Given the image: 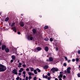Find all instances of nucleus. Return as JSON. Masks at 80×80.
Masks as SVG:
<instances>
[{"label":"nucleus","instance_id":"obj_1","mask_svg":"<svg viewBox=\"0 0 80 80\" xmlns=\"http://www.w3.org/2000/svg\"><path fill=\"white\" fill-rule=\"evenodd\" d=\"M6 70H7L6 66L0 64V72H4Z\"/></svg>","mask_w":80,"mask_h":80},{"label":"nucleus","instance_id":"obj_2","mask_svg":"<svg viewBox=\"0 0 80 80\" xmlns=\"http://www.w3.org/2000/svg\"><path fill=\"white\" fill-rule=\"evenodd\" d=\"M51 71L53 73H55V72H58V68H53L51 70Z\"/></svg>","mask_w":80,"mask_h":80},{"label":"nucleus","instance_id":"obj_3","mask_svg":"<svg viewBox=\"0 0 80 80\" xmlns=\"http://www.w3.org/2000/svg\"><path fill=\"white\" fill-rule=\"evenodd\" d=\"M70 70H71V68L70 67H69L67 68V73H70Z\"/></svg>","mask_w":80,"mask_h":80},{"label":"nucleus","instance_id":"obj_4","mask_svg":"<svg viewBox=\"0 0 80 80\" xmlns=\"http://www.w3.org/2000/svg\"><path fill=\"white\" fill-rule=\"evenodd\" d=\"M12 73H14V75H17L18 73H17V70L16 69H14L12 70Z\"/></svg>","mask_w":80,"mask_h":80},{"label":"nucleus","instance_id":"obj_5","mask_svg":"<svg viewBox=\"0 0 80 80\" xmlns=\"http://www.w3.org/2000/svg\"><path fill=\"white\" fill-rule=\"evenodd\" d=\"M28 40H33V37L31 36H29L28 37Z\"/></svg>","mask_w":80,"mask_h":80},{"label":"nucleus","instance_id":"obj_6","mask_svg":"<svg viewBox=\"0 0 80 80\" xmlns=\"http://www.w3.org/2000/svg\"><path fill=\"white\" fill-rule=\"evenodd\" d=\"M7 47L5 45H3L2 46V50H5V48H6Z\"/></svg>","mask_w":80,"mask_h":80},{"label":"nucleus","instance_id":"obj_7","mask_svg":"<svg viewBox=\"0 0 80 80\" xmlns=\"http://www.w3.org/2000/svg\"><path fill=\"white\" fill-rule=\"evenodd\" d=\"M19 25L21 27H23L24 26V22H21L19 23Z\"/></svg>","mask_w":80,"mask_h":80},{"label":"nucleus","instance_id":"obj_8","mask_svg":"<svg viewBox=\"0 0 80 80\" xmlns=\"http://www.w3.org/2000/svg\"><path fill=\"white\" fill-rule=\"evenodd\" d=\"M9 51L10 50L8 48H7L5 49V52H6V53H8Z\"/></svg>","mask_w":80,"mask_h":80},{"label":"nucleus","instance_id":"obj_9","mask_svg":"<svg viewBox=\"0 0 80 80\" xmlns=\"http://www.w3.org/2000/svg\"><path fill=\"white\" fill-rule=\"evenodd\" d=\"M48 46H46L44 50H45V51H46V52H48Z\"/></svg>","mask_w":80,"mask_h":80},{"label":"nucleus","instance_id":"obj_10","mask_svg":"<svg viewBox=\"0 0 80 80\" xmlns=\"http://www.w3.org/2000/svg\"><path fill=\"white\" fill-rule=\"evenodd\" d=\"M49 60L50 62H53V58L52 57H50L49 58Z\"/></svg>","mask_w":80,"mask_h":80},{"label":"nucleus","instance_id":"obj_11","mask_svg":"<svg viewBox=\"0 0 80 80\" xmlns=\"http://www.w3.org/2000/svg\"><path fill=\"white\" fill-rule=\"evenodd\" d=\"M32 32L33 34H35L37 32V30L35 29H32Z\"/></svg>","mask_w":80,"mask_h":80},{"label":"nucleus","instance_id":"obj_12","mask_svg":"<svg viewBox=\"0 0 80 80\" xmlns=\"http://www.w3.org/2000/svg\"><path fill=\"white\" fill-rule=\"evenodd\" d=\"M44 69H48V66L47 65H45L43 67Z\"/></svg>","mask_w":80,"mask_h":80},{"label":"nucleus","instance_id":"obj_13","mask_svg":"<svg viewBox=\"0 0 80 80\" xmlns=\"http://www.w3.org/2000/svg\"><path fill=\"white\" fill-rule=\"evenodd\" d=\"M37 50L38 51H38H40V50H42V48H41V47H38L37 48Z\"/></svg>","mask_w":80,"mask_h":80},{"label":"nucleus","instance_id":"obj_14","mask_svg":"<svg viewBox=\"0 0 80 80\" xmlns=\"http://www.w3.org/2000/svg\"><path fill=\"white\" fill-rule=\"evenodd\" d=\"M63 77V74H60L58 78H62Z\"/></svg>","mask_w":80,"mask_h":80},{"label":"nucleus","instance_id":"obj_15","mask_svg":"<svg viewBox=\"0 0 80 80\" xmlns=\"http://www.w3.org/2000/svg\"><path fill=\"white\" fill-rule=\"evenodd\" d=\"M11 58L12 60H15L16 58H15V56L14 55L12 56Z\"/></svg>","mask_w":80,"mask_h":80},{"label":"nucleus","instance_id":"obj_16","mask_svg":"<svg viewBox=\"0 0 80 80\" xmlns=\"http://www.w3.org/2000/svg\"><path fill=\"white\" fill-rule=\"evenodd\" d=\"M13 30L15 32H17V30L16 29V27L14 26L13 28Z\"/></svg>","mask_w":80,"mask_h":80},{"label":"nucleus","instance_id":"obj_17","mask_svg":"<svg viewBox=\"0 0 80 80\" xmlns=\"http://www.w3.org/2000/svg\"><path fill=\"white\" fill-rule=\"evenodd\" d=\"M48 26L47 25H46L45 26L44 28L45 30H46V29H48Z\"/></svg>","mask_w":80,"mask_h":80},{"label":"nucleus","instance_id":"obj_18","mask_svg":"<svg viewBox=\"0 0 80 80\" xmlns=\"http://www.w3.org/2000/svg\"><path fill=\"white\" fill-rule=\"evenodd\" d=\"M42 77L43 78H48V76L46 75V76H44V75H42Z\"/></svg>","mask_w":80,"mask_h":80},{"label":"nucleus","instance_id":"obj_19","mask_svg":"<svg viewBox=\"0 0 80 80\" xmlns=\"http://www.w3.org/2000/svg\"><path fill=\"white\" fill-rule=\"evenodd\" d=\"M36 70H37V71H38V72H41V70L40 69H39L38 68H36Z\"/></svg>","mask_w":80,"mask_h":80},{"label":"nucleus","instance_id":"obj_20","mask_svg":"<svg viewBox=\"0 0 80 80\" xmlns=\"http://www.w3.org/2000/svg\"><path fill=\"white\" fill-rule=\"evenodd\" d=\"M15 23L13 22L12 23L11 25V27H13V26H15Z\"/></svg>","mask_w":80,"mask_h":80},{"label":"nucleus","instance_id":"obj_21","mask_svg":"<svg viewBox=\"0 0 80 80\" xmlns=\"http://www.w3.org/2000/svg\"><path fill=\"white\" fill-rule=\"evenodd\" d=\"M29 69H31V71L32 72H33V70H34V68H33L30 67Z\"/></svg>","mask_w":80,"mask_h":80},{"label":"nucleus","instance_id":"obj_22","mask_svg":"<svg viewBox=\"0 0 80 80\" xmlns=\"http://www.w3.org/2000/svg\"><path fill=\"white\" fill-rule=\"evenodd\" d=\"M44 40L46 42H48V38H46L44 39Z\"/></svg>","mask_w":80,"mask_h":80},{"label":"nucleus","instance_id":"obj_23","mask_svg":"<svg viewBox=\"0 0 80 80\" xmlns=\"http://www.w3.org/2000/svg\"><path fill=\"white\" fill-rule=\"evenodd\" d=\"M33 51L34 52H38V50H37V49H33Z\"/></svg>","mask_w":80,"mask_h":80},{"label":"nucleus","instance_id":"obj_24","mask_svg":"<svg viewBox=\"0 0 80 80\" xmlns=\"http://www.w3.org/2000/svg\"><path fill=\"white\" fill-rule=\"evenodd\" d=\"M34 72L35 74H37V70H34Z\"/></svg>","mask_w":80,"mask_h":80},{"label":"nucleus","instance_id":"obj_25","mask_svg":"<svg viewBox=\"0 0 80 80\" xmlns=\"http://www.w3.org/2000/svg\"><path fill=\"white\" fill-rule=\"evenodd\" d=\"M8 20H9V18L7 17L5 19V22H7V21H8Z\"/></svg>","mask_w":80,"mask_h":80},{"label":"nucleus","instance_id":"obj_26","mask_svg":"<svg viewBox=\"0 0 80 80\" xmlns=\"http://www.w3.org/2000/svg\"><path fill=\"white\" fill-rule=\"evenodd\" d=\"M28 75H30V76H31V75H32V73L29 72L28 73Z\"/></svg>","mask_w":80,"mask_h":80},{"label":"nucleus","instance_id":"obj_27","mask_svg":"<svg viewBox=\"0 0 80 80\" xmlns=\"http://www.w3.org/2000/svg\"><path fill=\"white\" fill-rule=\"evenodd\" d=\"M63 65L64 66V67H67V63H64Z\"/></svg>","mask_w":80,"mask_h":80},{"label":"nucleus","instance_id":"obj_28","mask_svg":"<svg viewBox=\"0 0 80 80\" xmlns=\"http://www.w3.org/2000/svg\"><path fill=\"white\" fill-rule=\"evenodd\" d=\"M76 62H78V61H79V59H78V58H76Z\"/></svg>","mask_w":80,"mask_h":80},{"label":"nucleus","instance_id":"obj_29","mask_svg":"<svg viewBox=\"0 0 80 80\" xmlns=\"http://www.w3.org/2000/svg\"><path fill=\"white\" fill-rule=\"evenodd\" d=\"M50 42H53V38H50Z\"/></svg>","mask_w":80,"mask_h":80},{"label":"nucleus","instance_id":"obj_30","mask_svg":"<svg viewBox=\"0 0 80 80\" xmlns=\"http://www.w3.org/2000/svg\"><path fill=\"white\" fill-rule=\"evenodd\" d=\"M19 79H20V77H18L16 78L17 80H19Z\"/></svg>","mask_w":80,"mask_h":80},{"label":"nucleus","instance_id":"obj_31","mask_svg":"<svg viewBox=\"0 0 80 80\" xmlns=\"http://www.w3.org/2000/svg\"><path fill=\"white\" fill-rule=\"evenodd\" d=\"M22 73L24 75H25V74H26V72L25 71H24Z\"/></svg>","mask_w":80,"mask_h":80},{"label":"nucleus","instance_id":"obj_32","mask_svg":"<svg viewBox=\"0 0 80 80\" xmlns=\"http://www.w3.org/2000/svg\"><path fill=\"white\" fill-rule=\"evenodd\" d=\"M78 77H80V73H79L78 74Z\"/></svg>","mask_w":80,"mask_h":80},{"label":"nucleus","instance_id":"obj_33","mask_svg":"<svg viewBox=\"0 0 80 80\" xmlns=\"http://www.w3.org/2000/svg\"><path fill=\"white\" fill-rule=\"evenodd\" d=\"M50 79H51V77H48V80H50Z\"/></svg>","mask_w":80,"mask_h":80},{"label":"nucleus","instance_id":"obj_34","mask_svg":"<svg viewBox=\"0 0 80 80\" xmlns=\"http://www.w3.org/2000/svg\"><path fill=\"white\" fill-rule=\"evenodd\" d=\"M68 63H70L71 62V60H68Z\"/></svg>","mask_w":80,"mask_h":80},{"label":"nucleus","instance_id":"obj_35","mask_svg":"<svg viewBox=\"0 0 80 80\" xmlns=\"http://www.w3.org/2000/svg\"><path fill=\"white\" fill-rule=\"evenodd\" d=\"M65 60H67V61H68V59L67 58V57H65Z\"/></svg>","mask_w":80,"mask_h":80},{"label":"nucleus","instance_id":"obj_36","mask_svg":"<svg viewBox=\"0 0 80 80\" xmlns=\"http://www.w3.org/2000/svg\"><path fill=\"white\" fill-rule=\"evenodd\" d=\"M22 66L23 67H26V64H23L22 65Z\"/></svg>","mask_w":80,"mask_h":80},{"label":"nucleus","instance_id":"obj_37","mask_svg":"<svg viewBox=\"0 0 80 80\" xmlns=\"http://www.w3.org/2000/svg\"><path fill=\"white\" fill-rule=\"evenodd\" d=\"M72 62H74L75 61V59H72Z\"/></svg>","mask_w":80,"mask_h":80},{"label":"nucleus","instance_id":"obj_38","mask_svg":"<svg viewBox=\"0 0 80 80\" xmlns=\"http://www.w3.org/2000/svg\"><path fill=\"white\" fill-rule=\"evenodd\" d=\"M34 80H37V77H34L33 78Z\"/></svg>","mask_w":80,"mask_h":80},{"label":"nucleus","instance_id":"obj_39","mask_svg":"<svg viewBox=\"0 0 80 80\" xmlns=\"http://www.w3.org/2000/svg\"><path fill=\"white\" fill-rule=\"evenodd\" d=\"M13 62V59L11 60L10 61L11 63H12Z\"/></svg>","mask_w":80,"mask_h":80},{"label":"nucleus","instance_id":"obj_40","mask_svg":"<svg viewBox=\"0 0 80 80\" xmlns=\"http://www.w3.org/2000/svg\"><path fill=\"white\" fill-rule=\"evenodd\" d=\"M48 76H50V73H48L47 74Z\"/></svg>","mask_w":80,"mask_h":80},{"label":"nucleus","instance_id":"obj_41","mask_svg":"<svg viewBox=\"0 0 80 80\" xmlns=\"http://www.w3.org/2000/svg\"><path fill=\"white\" fill-rule=\"evenodd\" d=\"M28 77L27 76L26 78V80H28Z\"/></svg>","mask_w":80,"mask_h":80},{"label":"nucleus","instance_id":"obj_42","mask_svg":"<svg viewBox=\"0 0 80 80\" xmlns=\"http://www.w3.org/2000/svg\"><path fill=\"white\" fill-rule=\"evenodd\" d=\"M21 32H18V35H20Z\"/></svg>","mask_w":80,"mask_h":80},{"label":"nucleus","instance_id":"obj_43","mask_svg":"<svg viewBox=\"0 0 80 80\" xmlns=\"http://www.w3.org/2000/svg\"><path fill=\"white\" fill-rule=\"evenodd\" d=\"M63 78H66V76L65 75L63 76Z\"/></svg>","mask_w":80,"mask_h":80},{"label":"nucleus","instance_id":"obj_44","mask_svg":"<svg viewBox=\"0 0 80 80\" xmlns=\"http://www.w3.org/2000/svg\"><path fill=\"white\" fill-rule=\"evenodd\" d=\"M19 65H22V63H21L19 62Z\"/></svg>","mask_w":80,"mask_h":80},{"label":"nucleus","instance_id":"obj_45","mask_svg":"<svg viewBox=\"0 0 80 80\" xmlns=\"http://www.w3.org/2000/svg\"><path fill=\"white\" fill-rule=\"evenodd\" d=\"M19 72H20V73H22V71L20 70L19 71Z\"/></svg>","mask_w":80,"mask_h":80},{"label":"nucleus","instance_id":"obj_46","mask_svg":"<svg viewBox=\"0 0 80 80\" xmlns=\"http://www.w3.org/2000/svg\"><path fill=\"white\" fill-rule=\"evenodd\" d=\"M78 54H80V50H79L78 52Z\"/></svg>","mask_w":80,"mask_h":80},{"label":"nucleus","instance_id":"obj_47","mask_svg":"<svg viewBox=\"0 0 80 80\" xmlns=\"http://www.w3.org/2000/svg\"><path fill=\"white\" fill-rule=\"evenodd\" d=\"M26 71H29V68H27V69H26Z\"/></svg>","mask_w":80,"mask_h":80},{"label":"nucleus","instance_id":"obj_48","mask_svg":"<svg viewBox=\"0 0 80 80\" xmlns=\"http://www.w3.org/2000/svg\"><path fill=\"white\" fill-rule=\"evenodd\" d=\"M18 74V76H20V75H21V73L19 72Z\"/></svg>","mask_w":80,"mask_h":80},{"label":"nucleus","instance_id":"obj_49","mask_svg":"<svg viewBox=\"0 0 80 80\" xmlns=\"http://www.w3.org/2000/svg\"><path fill=\"white\" fill-rule=\"evenodd\" d=\"M29 79H32V77L31 76H29Z\"/></svg>","mask_w":80,"mask_h":80},{"label":"nucleus","instance_id":"obj_50","mask_svg":"<svg viewBox=\"0 0 80 80\" xmlns=\"http://www.w3.org/2000/svg\"><path fill=\"white\" fill-rule=\"evenodd\" d=\"M18 67L19 68H20V67H21V65H18Z\"/></svg>","mask_w":80,"mask_h":80},{"label":"nucleus","instance_id":"obj_51","mask_svg":"<svg viewBox=\"0 0 80 80\" xmlns=\"http://www.w3.org/2000/svg\"><path fill=\"white\" fill-rule=\"evenodd\" d=\"M21 70L22 71H23V68H21Z\"/></svg>","mask_w":80,"mask_h":80},{"label":"nucleus","instance_id":"obj_52","mask_svg":"<svg viewBox=\"0 0 80 80\" xmlns=\"http://www.w3.org/2000/svg\"><path fill=\"white\" fill-rule=\"evenodd\" d=\"M59 73H60V74H62V73H63V72H60Z\"/></svg>","mask_w":80,"mask_h":80},{"label":"nucleus","instance_id":"obj_53","mask_svg":"<svg viewBox=\"0 0 80 80\" xmlns=\"http://www.w3.org/2000/svg\"><path fill=\"white\" fill-rule=\"evenodd\" d=\"M64 73H67V71L66 70H65V71H64Z\"/></svg>","mask_w":80,"mask_h":80},{"label":"nucleus","instance_id":"obj_54","mask_svg":"<svg viewBox=\"0 0 80 80\" xmlns=\"http://www.w3.org/2000/svg\"><path fill=\"white\" fill-rule=\"evenodd\" d=\"M56 50L57 51H58V48H56Z\"/></svg>","mask_w":80,"mask_h":80},{"label":"nucleus","instance_id":"obj_55","mask_svg":"<svg viewBox=\"0 0 80 80\" xmlns=\"http://www.w3.org/2000/svg\"><path fill=\"white\" fill-rule=\"evenodd\" d=\"M59 80H62V78H59Z\"/></svg>","mask_w":80,"mask_h":80},{"label":"nucleus","instance_id":"obj_56","mask_svg":"<svg viewBox=\"0 0 80 80\" xmlns=\"http://www.w3.org/2000/svg\"><path fill=\"white\" fill-rule=\"evenodd\" d=\"M18 63H19L20 62V60H18Z\"/></svg>","mask_w":80,"mask_h":80},{"label":"nucleus","instance_id":"obj_57","mask_svg":"<svg viewBox=\"0 0 80 80\" xmlns=\"http://www.w3.org/2000/svg\"><path fill=\"white\" fill-rule=\"evenodd\" d=\"M23 77H24V78H25V77H26L25 75L24 74V75H23Z\"/></svg>","mask_w":80,"mask_h":80},{"label":"nucleus","instance_id":"obj_58","mask_svg":"<svg viewBox=\"0 0 80 80\" xmlns=\"http://www.w3.org/2000/svg\"><path fill=\"white\" fill-rule=\"evenodd\" d=\"M2 45V43H1V42H0V46Z\"/></svg>","mask_w":80,"mask_h":80},{"label":"nucleus","instance_id":"obj_59","mask_svg":"<svg viewBox=\"0 0 80 80\" xmlns=\"http://www.w3.org/2000/svg\"><path fill=\"white\" fill-rule=\"evenodd\" d=\"M55 80H58L57 78H55Z\"/></svg>","mask_w":80,"mask_h":80},{"label":"nucleus","instance_id":"obj_60","mask_svg":"<svg viewBox=\"0 0 80 80\" xmlns=\"http://www.w3.org/2000/svg\"><path fill=\"white\" fill-rule=\"evenodd\" d=\"M32 75H33V76L34 75V74H33V73H32Z\"/></svg>","mask_w":80,"mask_h":80},{"label":"nucleus","instance_id":"obj_61","mask_svg":"<svg viewBox=\"0 0 80 80\" xmlns=\"http://www.w3.org/2000/svg\"><path fill=\"white\" fill-rule=\"evenodd\" d=\"M2 14V12H0V15Z\"/></svg>","mask_w":80,"mask_h":80},{"label":"nucleus","instance_id":"obj_62","mask_svg":"<svg viewBox=\"0 0 80 80\" xmlns=\"http://www.w3.org/2000/svg\"><path fill=\"white\" fill-rule=\"evenodd\" d=\"M22 63H24V61H22Z\"/></svg>","mask_w":80,"mask_h":80},{"label":"nucleus","instance_id":"obj_63","mask_svg":"<svg viewBox=\"0 0 80 80\" xmlns=\"http://www.w3.org/2000/svg\"><path fill=\"white\" fill-rule=\"evenodd\" d=\"M19 80H22V78H20Z\"/></svg>","mask_w":80,"mask_h":80},{"label":"nucleus","instance_id":"obj_64","mask_svg":"<svg viewBox=\"0 0 80 80\" xmlns=\"http://www.w3.org/2000/svg\"><path fill=\"white\" fill-rule=\"evenodd\" d=\"M39 80H41L40 78H39Z\"/></svg>","mask_w":80,"mask_h":80}]
</instances>
